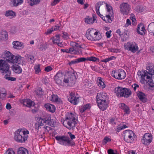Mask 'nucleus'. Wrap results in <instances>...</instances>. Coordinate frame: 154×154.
<instances>
[{
    "mask_svg": "<svg viewBox=\"0 0 154 154\" xmlns=\"http://www.w3.org/2000/svg\"><path fill=\"white\" fill-rule=\"evenodd\" d=\"M38 117H36L35 118V120L37 121V122L35 123V131L37 132H38Z\"/></svg>",
    "mask_w": 154,
    "mask_h": 154,
    "instance_id": "48",
    "label": "nucleus"
},
{
    "mask_svg": "<svg viewBox=\"0 0 154 154\" xmlns=\"http://www.w3.org/2000/svg\"><path fill=\"white\" fill-rule=\"evenodd\" d=\"M146 30L143 25L141 24H139L137 27V31L140 34L143 35L145 34Z\"/></svg>",
    "mask_w": 154,
    "mask_h": 154,
    "instance_id": "26",
    "label": "nucleus"
},
{
    "mask_svg": "<svg viewBox=\"0 0 154 154\" xmlns=\"http://www.w3.org/2000/svg\"><path fill=\"white\" fill-rule=\"evenodd\" d=\"M68 134L69 135L71 140H72L75 138V137L74 134H72L70 132H68Z\"/></svg>",
    "mask_w": 154,
    "mask_h": 154,
    "instance_id": "61",
    "label": "nucleus"
},
{
    "mask_svg": "<svg viewBox=\"0 0 154 154\" xmlns=\"http://www.w3.org/2000/svg\"><path fill=\"white\" fill-rule=\"evenodd\" d=\"M108 100V97L107 94L104 92L97 93L96 100L97 103H100L101 101Z\"/></svg>",
    "mask_w": 154,
    "mask_h": 154,
    "instance_id": "13",
    "label": "nucleus"
},
{
    "mask_svg": "<svg viewBox=\"0 0 154 154\" xmlns=\"http://www.w3.org/2000/svg\"><path fill=\"white\" fill-rule=\"evenodd\" d=\"M63 82L67 84V85L69 86H71L74 84L73 82H72V80H71V77L69 78L67 77L65 78L63 80Z\"/></svg>",
    "mask_w": 154,
    "mask_h": 154,
    "instance_id": "38",
    "label": "nucleus"
},
{
    "mask_svg": "<svg viewBox=\"0 0 154 154\" xmlns=\"http://www.w3.org/2000/svg\"><path fill=\"white\" fill-rule=\"evenodd\" d=\"M29 5L33 6L37 4L38 0H27Z\"/></svg>",
    "mask_w": 154,
    "mask_h": 154,
    "instance_id": "47",
    "label": "nucleus"
},
{
    "mask_svg": "<svg viewBox=\"0 0 154 154\" xmlns=\"http://www.w3.org/2000/svg\"><path fill=\"white\" fill-rule=\"evenodd\" d=\"M72 44L74 45H75L76 47H79V48H78L77 49L76 48H75V53H77V54H82V50H81V47H80V45H79L78 43H76L75 42H72Z\"/></svg>",
    "mask_w": 154,
    "mask_h": 154,
    "instance_id": "36",
    "label": "nucleus"
},
{
    "mask_svg": "<svg viewBox=\"0 0 154 154\" xmlns=\"http://www.w3.org/2000/svg\"><path fill=\"white\" fill-rule=\"evenodd\" d=\"M48 99L51 101L56 102L58 104L62 103V101L60 98L58 97L55 94H53L48 97Z\"/></svg>",
    "mask_w": 154,
    "mask_h": 154,
    "instance_id": "19",
    "label": "nucleus"
},
{
    "mask_svg": "<svg viewBox=\"0 0 154 154\" xmlns=\"http://www.w3.org/2000/svg\"><path fill=\"white\" fill-rule=\"evenodd\" d=\"M9 74H7L5 75V76L4 77V78L5 79H7L8 80H10L11 81H15L16 79L15 78L11 76H8L7 75H8Z\"/></svg>",
    "mask_w": 154,
    "mask_h": 154,
    "instance_id": "46",
    "label": "nucleus"
},
{
    "mask_svg": "<svg viewBox=\"0 0 154 154\" xmlns=\"http://www.w3.org/2000/svg\"><path fill=\"white\" fill-rule=\"evenodd\" d=\"M54 80L56 83L58 85L62 83L63 78V74L60 72H58L54 76Z\"/></svg>",
    "mask_w": 154,
    "mask_h": 154,
    "instance_id": "18",
    "label": "nucleus"
},
{
    "mask_svg": "<svg viewBox=\"0 0 154 154\" xmlns=\"http://www.w3.org/2000/svg\"><path fill=\"white\" fill-rule=\"evenodd\" d=\"M131 24V22L129 19H128L126 20V23L124 25V26L127 27Z\"/></svg>",
    "mask_w": 154,
    "mask_h": 154,
    "instance_id": "59",
    "label": "nucleus"
},
{
    "mask_svg": "<svg viewBox=\"0 0 154 154\" xmlns=\"http://www.w3.org/2000/svg\"><path fill=\"white\" fill-rule=\"evenodd\" d=\"M4 54V58L5 59V60L9 63H11L14 56L8 51L5 52Z\"/></svg>",
    "mask_w": 154,
    "mask_h": 154,
    "instance_id": "20",
    "label": "nucleus"
},
{
    "mask_svg": "<svg viewBox=\"0 0 154 154\" xmlns=\"http://www.w3.org/2000/svg\"><path fill=\"white\" fill-rule=\"evenodd\" d=\"M115 93L118 96L128 97L131 94L130 90L126 88L118 87L115 88Z\"/></svg>",
    "mask_w": 154,
    "mask_h": 154,
    "instance_id": "7",
    "label": "nucleus"
},
{
    "mask_svg": "<svg viewBox=\"0 0 154 154\" xmlns=\"http://www.w3.org/2000/svg\"><path fill=\"white\" fill-rule=\"evenodd\" d=\"M7 95V92L4 88L0 89V100L5 99Z\"/></svg>",
    "mask_w": 154,
    "mask_h": 154,
    "instance_id": "33",
    "label": "nucleus"
},
{
    "mask_svg": "<svg viewBox=\"0 0 154 154\" xmlns=\"http://www.w3.org/2000/svg\"><path fill=\"white\" fill-rule=\"evenodd\" d=\"M21 102L23 104V105L29 108L34 106L35 104L33 101L28 99H23Z\"/></svg>",
    "mask_w": 154,
    "mask_h": 154,
    "instance_id": "17",
    "label": "nucleus"
},
{
    "mask_svg": "<svg viewBox=\"0 0 154 154\" xmlns=\"http://www.w3.org/2000/svg\"><path fill=\"white\" fill-rule=\"evenodd\" d=\"M61 0H54L51 2V5L52 6H54L59 3Z\"/></svg>",
    "mask_w": 154,
    "mask_h": 154,
    "instance_id": "56",
    "label": "nucleus"
},
{
    "mask_svg": "<svg viewBox=\"0 0 154 154\" xmlns=\"http://www.w3.org/2000/svg\"><path fill=\"white\" fill-rule=\"evenodd\" d=\"M63 122V125L69 130L73 129L77 123L76 116L72 113H67L65 119L61 120Z\"/></svg>",
    "mask_w": 154,
    "mask_h": 154,
    "instance_id": "2",
    "label": "nucleus"
},
{
    "mask_svg": "<svg viewBox=\"0 0 154 154\" xmlns=\"http://www.w3.org/2000/svg\"><path fill=\"white\" fill-rule=\"evenodd\" d=\"M53 42L55 44H57L60 42V38L59 35H57L55 37H53L52 38Z\"/></svg>",
    "mask_w": 154,
    "mask_h": 154,
    "instance_id": "43",
    "label": "nucleus"
},
{
    "mask_svg": "<svg viewBox=\"0 0 154 154\" xmlns=\"http://www.w3.org/2000/svg\"><path fill=\"white\" fill-rule=\"evenodd\" d=\"M13 70L16 73L20 74L22 72V69L19 65L15 64L13 66Z\"/></svg>",
    "mask_w": 154,
    "mask_h": 154,
    "instance_id": "32",
    "label": "nucleus"
},
{
    "mask_svg": "<svg viewBox=\"0 0 154 154\" xmlns=\"http://www.w3.org/2000/svg\"><path fill=\"white\" fill-rule=\"evenodd\" d=\"M24 62V58L21 56L18 55L14 56L11 63H16L23 65Z\"/></svg>",
    "mask_w": 154,
    "mask_h": 154,
    "instance_id": "15",
    "label": "nucleus"
},
{
    "mask_svg": "<svg viewBox=\"0 0 154 154\" xmlns=\"http://www.w3.org/2000/svg\"><path fill=\"white\" fill-rule=\"evenodd\" d=\"M125 49L133 53H134L138 50L139 48L137 45L134 42H128L125 45Z\"/></svg>",
    "mask_w": 154,
    "mask_h": 154,
    "instance_id": "11",
    "label": "nucleus"
},
{
    "mask_svg": "<svg viewBox=\"0 0 154 154\" xmlns=\"http://www.w3.org/2000/svg\"><path fill=\"white\" fill-rule=\"evenodd\" d=\"M90 106L89 104H87L84 105L80 109V112L81 113H83L85 112L86 110L90 109Z\"/></svg>",
    "mask_w": 154,
    "mask_h": 154,
    "instance_id": "39",
    "label": "nucleus"
},
{
    "mask_svg": "<svg viewBox=\"0 0 154 154\" xmlns=\"http://www.w3.org/2000/svg\"><path fill=\"white\" fill-rule=\"evenodd\" d=\"M98 106L99 108L102 111H104L106 109L108 106V100H106L101 101L100 103H97Z\"/></svg>",
    "mask_w": 154,
    "mask_h": 154,
    "instance_id": "22",
    "label": "nucleus"
},
{
    "mask_svg": "<svg viewBox=\"0 0 154 154\" xmlns=\"http://www.w3.org/2000/svg\"><path fill=\"white\" fill-rule=\"evenodd\" d=\"M34 69L35 70V73L38 74V65H36L34 66Z\"/></svg>",
    "mask_w": 154,
    "mask_h": 154,
    "instance_id": "63",
    "label": "nucleus"
},
{
    "mask_svg": "<svg viewBox=\"0 0 154 154\" xmlns=\"http://www.w3.org/2000/svg\"><path fill=\"white\" fill-rule=\"evenodd\" d=\"M46 99V96L45 94H42V95H40V93H39V100L42 101Z\"/></svg>",
    "mask_w": 154,
    "mask_h": 154,
    "instance_id": "57",
    "label": "nucleus"
},
{
    "mask_svg": "<svg viewBox=\"0 0 154 154\" xmlns=\"http://www.w3.org/2000/svg\"><path fill=\"white\" fill-rule=\"evenodd\" d=\"M96 20V18L93 16V18L87 16L85 18V21L86 23L91 24H93Z\"/></svg>",
    "mask_w": 154,
    "mask_h": 154,
    "instance_id": "29",
    "label": "nucleus"
},
{
    "mask_svg": "<svg viewBox=\"0 0 154 154\" xmlns=\"http://www.w3.org/2000/svg\"><path fill=\"white\" fill-rule=\"evenodd\" d=\"M148 30L151 33H152L154 36V22L150 23L148 26Z\"/></svg>",
    "mask_w": 154,
    "mask_h": 154,
    "instance_id": "37",
    "label": "nucleus"
},
{
    "mask_svg": "<svg viewBox=\"0 0 154 154\" xmlns=\"http://www.w3.org/2000/svg\"><path fill=\"white\" fill-rule=\"evenodd\" d=\"M111 75L116 79L122 80L125 78L126 73L123 69H119L112 71Z\"/></svg>",
    "mask_w": 154,
    "mask_h": 154,
    "instance_id": "8",
    "label": "nucleus"
},
{
    "mask_svg": "<svg viewBox=\"0 0 154 154\" xmlns=\"http://www.w3.org/2000/svg\"><path fill=\"white\" fill-rule=\"evenodd\" d=\"M9 65L6 61L3 60H0V70L2 73L10 74L11 72L9 70Z\"/></svg>",
    "mask_w": 154,
    "mask_h": 154,
    "instance_id": "10",
    "label": "nucleus"
},
{
    "mask_svg": "<svg viewBox=\"0 0 154 154\" xmlns=\"http://www.w3.org/2000/svg\"><path fill=\"white\" fill-rule=\"evenodd\" d=\"M99 15L104 21L106 23H111L112 21L111 17H112L113 16H111V15L108 14L106 15L105 17H104L101 14Z\"/></svg>",
    "mask_w": 154,
    "mask_h": 154,
    "instance_id": "28",
    "label": "nucleus"
},
{
    "mask_svg": "<svg viewBox=\"0 0 154 154\" xmlns=\"http://www.w3.org/2000/svg\"><path fill=\"white\" fill-rule=\"evenodd\" d=\"M29 134V131L28 130L19 128L15 132L14 139L18 143H24L27 140Z\"/></svg>",
    "mask_w": 154,
    "mask_h": 154,
    "instance_id": "3",
    "label": "nucleus"
},
{
    "mask_svg": "<svg viewBox=\"0 0 154 154\" xmlns=\"http://www.w3.org/2000/svg\"><path fill=\"white\" fill-rule=\"evenodd\" d=\"M132 87L135 91H136L137 89L139 88V85L137 84H134L132 85Z\"/></svg>",
    "mask_w": 154,
    "mask_h": 154,
    "instance_id": "55",
    "label": "nucleus"
},
{
    "mask_svg": "<svg viewBox=\"0 0 154 154\" xmlns=\"http://www.w3.org/2000/svg\"><path fill=\"white\" fill-rule=\"evenodd\" d=\"M106 7L107 11L109 13L108 14L113 16V12L112 7L107 4H106Z\"/></svg>",
    "mask_w": 154,
    "mask_h": 154,
    "instance_id": "40",
    "label": "nucleus"
},
{
    "mask_svg": "<svg viewBox=\"0 0 154 154\" xmlns=\"http://www.w3.org/2000/svg\"><path fill=\"white\" fill-rule=\"evenodd\" d=\"M137 94L140 100L143 102L146 101V99L145 94L142 92L138 91L137 93Z\"/></svg>",
    "mask_w": 154,
    "mask_h": 154,
    "instance_id": "31",
    "label": "nucleus"
},
{
    "mask_svg": "<svg viewBox=\"0 0 154 154\" xmlns=\"http://www.w3.org/2000/svg\"><path fill=\"white\" fill-rule=\"evenodd\" d=\"M8 36V33L6 31H4L0 32V37L2 40H7Z\"/></svg>",
    "mask_w": 154,
    "mask_h": 154,
    "instance_id": "35",
    "label": "nucleus"
},
{
    "mask_svg": "<svg viewBox=\"0 0 154 154\" xmlns=\"http://www.w3.org/2000/svg\"><path fill=\"white\" fill-rule=\"evenodd\" d=\"M4 154H15L12 149H9L5 152Z\"/></svg>",
    "mask_w": 154,
    "mask_h": 154,
    "instance_id": "51",
    "label": "nucleus"
},
{
    "mask_svg": "<svg viewBox=\"0 0 154 154\" xmlns=\"http://www.w3.org/2000/svg\"><path fill=\"white\" fill-rule=\"evenodd\" d=\"M23 2V0H13L12 1L13 5L14 6H17L21 5Z\"/></svg>",
    "mask_w": 154,
    "mask_h": 154,
    "instance_id": "41",
    "label": "nucleus"
},
{
    "mask_svg": "<svg viewBox=\"0 0 154 154\" xmlns=\"http://www.w3.org/2000/svg\"><path fill=\"white\" fill-rule=\"evenodd\" d=\"M76 73L74 72L70 73L69 78H71V80H72V82L74 84V81L76 79Z\"/></svg>",
    "mask_w": 154,
    "mask_h": 154,
    "instance_id": "44",
    "label": "nucleus"
},
{
    "mask_svg": "<svg viewBox=\"0 0 154 154\" xmlns=\"http://www.w3.org/2000/svg\"><path fill=\"white\" fill-rule=\"evenodd\" d=\"M86 35L88 39L91 41L99 40L101 38L99 32L94 29H88L86 33Z\"/></svg>",
    "mask_w": 154,
    "mask_h": 154,
    "instance_id": "5",
    "label": "nucleus"
},
{
    "mask_svg": "<svg viewBox=\"0 0 154 154\" xmlns=\"http://www.w3.org/2000/svg\"><path fill=\"white\" fill-rule=\"evenodd\" d=\"M98 59V58L94 57H89L88 58V60L90 61H96Z\"/></svg>",
    "mask_w": 154,
    "mask_h": 154,
    "instance_id": "54",
    "label": "nucleus"
},
{
    "mask_svg": "<svg viewBox=\"0 0 154 154\" xmlns=\"http://www.w3.org/2000/svg\"><path fill=\"white\" fill-rule=\"evenodd\" d=\"M45 113H44L43 116L39 118V126L44 125V124H45V125H47L51 127H54L57 124V122L54 119H51V117H48L47 120L45 119Z\"/></svg>",
    "mask_w": 154,
    "mask_h": 154,
    "instance_id": "6",
    "label": "nucleus"
},
{
    "mask_svg": "<svg viewBox=\"0 0 154 154\" xmlns=\"http://www.w3.org/2000/svg\"><path fill=\"white\" fill-rule=\"evenodd\" d=\"M112 32L111 30L107 31L106 33V36L107 38H109L111 36V33Z\"/></svg>",
    "mask_w": 154,
    "mask_h": 154,
    "instance_id": "60",
    "label": "nucleus"
},
{
    "mask_svg": "<svg viewBox=\"0 0 154 154\" xmlns=\"http://www.w3.org/2000/svg\"><path fill=\"white\" fill-rule=\"evenodd\" d=\"M131 20L132 23L133 24H135L136 22V20L135 16L133 14H131Z\"/></svg>",
    "mask_w": 154,
    "mask_h": 154,
    "instance_id": "53",
    "label": "nucleus"
},
{
    "mask_svg": "<svg viewBox=\"0 0 154 154\" xmlns=\"http://www.w3.org/2000/svg\"><path fill=\"white\" fill-rule=\"evenodd\" d=\"M53 69V68L51 66H47L45 68L44 70L46 72H49Z\"/></svg>",
    "mask_w": 154,
    "mask_h": 154,
    "instance_id": "52",
    "label": "nucleus"
},
{
    "mask_svg": "<svg viewBox=\"0 0 154 154\" xmlns=\"http://www.w3.org/2000/svg\"><path fill=\"white\" fill-rule=\"evenodd\" d=\"M119 107L124 111L125 114H129L130 112V109L129 107L124 103H120L119 104Z\"/></svg>",
    "mask_w": 154,
    "mask_h": 154,
    "instance_id": "21",
    "label": "nucleus"
},
{
    "mask_svg": "<svg viewBox=\"0 0 154 154\" xmlns=\"http://www.w3.org/2000/svg\"><path fill=\"white\" fill-rule=\"evenodd\" d=\"M108 154H117L114 152V150L112 149H109L107 150Z\"/></svg>",
    "mask_w": 154,
    "mask_h": 154,
    "instance_id": "62",
    "label": "nucleus"
},
{
    "mask_svg": "<svg viewBox=\"0 0 154 154\" xmlns=\"http://www.w3.org/2000/svg\"><path fill=\"white\" fill-rule=\"evenodd\" d=\"M5 16L8 18L11 19L14 18L16 16V13L12 10L7 11L5 14Z\"/></svg>",
    "mask_w": 154,
    "mask_h": 154,
    "instance_id": "23",
    "label": "nucleus"
},
{
    "mask_svg": "<svg viewBox=\"0 0 154 154\" xmlns=\"http://www.w3.org/2000/svg\"><path fill=\"white\" fill-rule=\"evenodd\" d=\"M55 138L57 143L61 145L66 146H73L75 145V143L70 140L68 136H57Z\"/></svg>",
    "mask_w": 154,
    "mask_h": 154,
    "instance_id": "4",
    "label": "nucleus"
},
{
    "mask_svg": "<svg viewBox=\"0 0 154 154\" xmlns=\"http://www.w3.org/2000/svg\"><path fill=\"white\" fill-rule=\"evenodd\" d=\"M111 141V139L107 137H105L102 141V143L103 144H106L107 142Z\"/></svg>",
    "mask_w": 154,
    "mask_h": 154,
    "instance_id": "45",
    "label": "nucleus"
},
{
    "mask_svg": "<svg viewBox=\"0 0 154 154\" xmlns=\"http://www.w3.org/2000/svg\"><path fill=\"white\" fill-rule=\"evenodd\" d=\"M10 32L12 33H15L17 32V29L15 27H12L10 29Z\"/></svg>",
    "mask_w": 154,
    "mask_h": 154,
    "instance_id": "58",
    "label": "nucleus"
},
{
    "mask_svg": "<svg viewBox=\"0 0 154 154\" xmlns=\"http://www.w3.org/2000/svg\"><path fill=\"white\" fill-rule=\"evenodd\" d=\"M17 153V154H29L27 150L23 147H20L18 149Z\"/></svg>",
    "mask_w": 154,
    "mask_h": 154,
    "instance_id": "34",
    "label": "nucleus"
},
{
    "mask_svg": "<svg viewBox=\"0 0 154 154\" xmlns=\"http://www.w3.org/2000/svg\"><path fill=\"white\" fill-rule=\"evenodd\" d=\"M146 70L139 71L137 74L140 79L142 84H146L149 86L150 88H152L154 89V83L152 78L154 75V64L148 63L146 66Z\"/></svg>",
    "mask_w": 154,
    "mask_h": 154,
    "instance_id": "1",
    "label": "nucleus"
},
{
    "mask_svg": "<svg viewBox=\"0 0 154 154\" xmlns=\"http://www.w3.org/2000/svg\"><path fill=\"white\" fill-rule=\"evenodd\" d=\"M12 44L13 48L16 49H21L23 48V44L18 41L13 42Z\"/></svg>",
    "mask_w": 154,
    "mask_h": 154,
    "instance_id": "24",
    "label": "nucleus"
},
{
    "mask_svg": "<svg viewBox=\"0 0 154 154\" xmlns=\"http://www.w3.org/2000/svg\"><path fill=\"white\" fill-rule=\"evenodd\" d=\"M69 101L72 104L74 105L77 104L78 102L79 101V98L76 97L75 95L73 93L70 94L69 97L68 98Z\"/></svg>",
    "mask_w": 154,
    "mask_h": 154,
    "instance_id": "16",
    "label": "nucleus"
},
{
    "mask_svg": "<svg viewBox=\"0 0 154 154\" xmlns=\"http://www.w3.org/2000/svg\"><path fill=\"white\" fill-rule=\"evenodd\" d=\"M124 140L126 142L130 143L134 140V133L131 130H125L123 132Z\"/></svg>",
    "mask_w": 154,
    "mask_h": 154,
    "instance_id": "9",
    "label": "nucleus"
},
{
    "mask_svg": "<svg viewBox=\"0 0 154 154\" xmlns=\"http://www.w3.org/2000/svg\"><path fill=\"white\" fill-rule=\"evenodd\" d=\"M42 81L43 83L45 84H47L48 82V79L46 77L43 78L42 80Z\"/></svg>",
    "mask_w": 154,
    "mask_h": 154,
    "instance_id": "64",
    "label": "nucleus"
},
{
    "mask_svg": "<svg viewBox=\"0 0 154 154\" xmlns=\"http://www.w3.org/2000/svg\"><path fill=\"white\" fill-rule=\"evenodd\" d=\"M152 136L151 134L146 133L141 140V142L145 145H148L152 142Z\"/></svg>",
    "mask_w": 154,
    "mask_h": 154,
    "instance_id": "12",
    "label": "nucleus"
},
{
    "mask_svg": "<svg viewBox=\"0 0 154 154\" xmlns=\"http://www.w3.org/2000/svg\"><path fill=\"white\" fill-rule=\"evenodd\" d=\"M97 83L99 87L103 89L106 87V85L104 83V79L100 77H98L97 79Z\"/></svg>",
    "mask_w": 154,
    "mask_h": 154,
    "instance_id": "27",
    "label": "nucleus"
},
{
    "mask_svg": "<svg viewBox=\"0 0 154 154\" xmlns=\"http://www.w3.org/2000/svg\"><path fill=\"white\" fill-rule=\"evenodd\" d=\"M40 49L42 50H45L48 47V44L45 42L43 43L40 45Z\"/></svg>",
    "mask_w": 154,
    "mask_h": 154,
    "instance_id": "49",
    "label": "nucleus"
},
{
    "mask_svg": "<svg viewBox=\"0 0 154 154\" xmlns=\"http://www.w3.org/2000/svg\"><path fill=\"white\" fill-rule=\"evenodd\" d=\"M45 107L47 110L51 112L54 113L55 112L56 108L53 104L47 103L45 104Z\"/></svg>",
    "mask_w": 154,
    "mask_h": 154,
    "instance_id": "25",
    "label": "nucleus"
},
{
    "mask_svg": "<svg viewBox=\"0 0 154 154\" xmlns=\"http://www.w3.org/2000/svg\"><path fill=\"white\" fill-rule=\"evenodd\" d=\"M120 8L122 14L127 15L130 10V6L127 3H123L120 5Z\"/></svg>",
    "mask_w": 154,
    "mask_h": 154,
    "instance_id": "14",
    "label": "nucleus"
},
{
    "mask_svg": "<svg viewBox=\"0 0 154 154\" xmlns=\"http://www.w3.org/2000/svg\"><path fill=\"white\" fill-rule=\"evenodd\" d=\"M87 59L85 58L81 57L78 58L76 59L73 60L70 62V64H74L77 63H78L81 62H82L87 60Z\"/></svg>",
    "mask_w": 154,
    "mask_h": 154,
    "instance_id": "30",
    "label": "nucleus"
},
{
    "mask_svg": "<svg viewBox=\"0 0 154 154\" xmlns=\"http://www.w3.org/2000/svg\"><path fill=\"white\" fill-rule=\"evenodd\" d=\"M102 4V2H100L96 3L95 5L96 11L98 15L100 14L99 12V8Z\"/></svg>",
    "mask_w": 154,
    "mask_h": 154,
    "instance_id": "42",
    "label": "nucleus"
},
{
    "mask_svg": "<svg viewBox=\"0 0 154 154\" xmlns=\"http://www.w3.org/2000/svg\"><path fill=\"white\" fill-rule=\"evenodd\" d=\"M69 53L72 54H75V48L73 47L69 48Z\"/></svg>",
    "mask_w": 154,
    "mask_h": 154,
    "instance_id": "50",
    "label": "nucleus"
}]
</instances>
